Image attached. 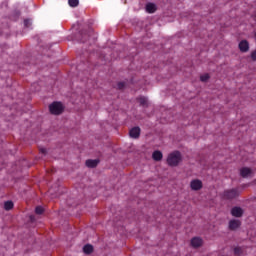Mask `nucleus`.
Instances as JSON below:
<instances>
[{
    "label": "nucleus",
    "instance_id": "nucleus-11",
    "mask_svg": "<svg viewBox=\"0 0 256 256\" xmlns=\"http://www.w3.org/2000/svg\"><path fill=\"white\" fill-rule=\"evenodd\" d=\"M191 245L194 248L201 247V245H203V240L200 237H194L191 240Z\"/></svg>",
    "mask_w": 256,
    "mask_h": 256
},
{
    "label": "nucleus",
    "instance_id": "nucleus-3",
    "mask_svg": "<svg viewBox=\"0 0 256 256\" xmlns=\"http://www.w3.org/2000/svg\"><path fill=\"white\" fill-rule=\"evenodd\" d=\"M235 197H239V192L236 189L226 190L223 193L224 199H235Z\"/></svg>",
    "mask_w": 256,
    "mask_h": 256
},
{
    "label": "nucleus",
    "instance_id": "nucleus-20",
    "mask_svg": "<svg viewBox=\"0 0 256 256\" xmlns=\"http://www.w3.org/2000/svg\"><path fill=\"white\" fill-rule=\"evenodd\" d=\"M139 103L142 107H145L147 105V98H139Z\"/></svg>",
    "mask_w": 256,
    "mask_h": 256
},
{
    "label": "nucleus",
    "instance_id": "nucleus-6",
    "mask_svg": "<svg viewBox=\"0 0 256 256\" xmlns=\"http://www.w3.org/2000/svg\"><path fill=\"white\" fill-rule=\"evenodd\" d=\"M130 137L132 139H139V135H141V128L139 127H134L130 130L129 132Z\"/></svg>",
    "mask_w": 256,
    "mask_h": 256
},
{
    "label": "nucleus",
    "instance_id": "nucleus-9",
    "mask_svg": "<svg viewBox=\"0 0 256 256\" xmlns=\"http://www.w3.org/2000/svg\"><path fill=\"white\" fill-rule=\"evenodd\" d=\"M129 87V82L128 81H120L116 84V89L118 91H125Z\"/></svg>",
    "mask_w": 256,
    "mask_h": 256
},
{
    "label": "nucleus",
    "instance_id": "nucleus-8",
    "mask_svg": "<svg viewBox=\"0 0 256 256\" xmlns=\"http://www.w3.org/2000/svg\"><path fill=\"white\" fill-rule=\"evenodd\" d=\"M239 227H241V221L233 219L229 222V229L231 231H235L236 229H239Z\"/></svg>",
    "mask_w": 256,
    "mask_h": 256
},
{
    "label": "nucleus",
    "instance_id": "nucleus-1",
    "mask_svg": "<svg viewBox=\"0 0 256 256\" xmlns=\"http://www.w3.org/2000/svg\"><path fill=\"white\" fill-rule=\"evenodd\" d=\"M181 161H183V156L179 151L171 152L167 157V164L170 167H177Z\"/></svg>",
    "mask_w": 256,
    "mask_h": 256
},
{
    "label": "nucleus",
    "instance_id": "nucleus-23",
    "mask_svg": "<svg viewBox=\"0 0 256 256\" xmlns=\"http://www.w3.org/2000/svg\"><path fill=\"white\" fill-rule=\"evenodd\" d=\"M251 59L252 61H256V51L251 53Z\"/></svg>",
    "mask_w": 256,
    "mask_h": 256
},
{
    "label": "nucleus",
    "instance_id": "nucleus-17",
    "mask_svg": "<svg viewBox=\"0 0 256 256\" xmlns=\"http://www.w3.org/2000/svg\"><path fill=\"white\" fill-rule=\"evenodd\" d=\"M44 212H45V208L43 206H37L35 208L36 215H43Z\"/></svg>",
    "mask_w": 256,
    "mask_h": 256
},
{
    "label": "nucleus",
    "instance_id": "nucleus-19",
    "mask_svg": "<svg viewBox=\"0 0 256 256\" xmlns=\"http://www.w3.org/2000/svg\"><path fill=\"white\" fill-rule=\"evenodd\" d=\"M200 80L203 83H206V81H209V74H204V75L200 76Z\"/></svg>",
    "mask_w": 256,
    "mask_h": 256
},
{
    "label": "nucleus",
    "instance_id": "nucleus-5",
    "mask_svg": "<svg viewBox=\"0 0 256 256\" xmlns=\"http://www.w3.org/2000/svg\"><path fill=\"white\" fill-rule=\"evenodd\" d=\"M240 175L244 178L253 177V170H251V168L244 167L240 169Z\"/></svg>",
    "mask_w": 256,
    "mask_h": 256
},
{
    "label": "nucleus",
    "instance_id": "nucleus-24",
    "mask_svg": "<svg viewBox=\"0 0 256 256\" xmlns=\"http://www.w3.org/2000/svg\"><path fill=\"white\" fill-rule=\"evenodd\" d=\"M40 153H42V155H46L47 149H45V148H40Z\"/></svg>",
    "mask_w": 256,
    "mask_h": 256
},
{
    "label": "nucleus",
    "instance_id": "nucleus-14",
    "mask_svg": "<svg viewBox=\"0 0 256 256\" xmlns=\"http://www.w3.org/2000/svg\"><path fill=\"white\" fill-rule=\"evenodd\" d=\"M146 11H147V13H155V11H157V8H156L155 4L148 3L146 5Z\"/></svg>",
    "mask_w": 256,
    "mask_h": 256
},
{
    "label": "nucleus",
    "instance_id": "nucleus-4",
    "mask_svg": "<svg viewBox=\"0 0 256 256\" xmlns=\"http://www.w3.org/2000/svg\"><path fill=\"white\" fill-rule=\"evenodd\" d=\"M190 187L192 191H199L200 189H203V182L199 179L192 180L190 182Z\"/></svg>",
    "mask_w": 256,
    "mask_h": 256
},
{
    "label": "nucleus",
    "instance_id": "nucleus-21",
    "mask_svg": "<svg viewBox=\"0 0 256 256\" xmlns=\"http://www.w3.org/2000/svg\"><path fill=\"white\" fill-rule=\"evenodd\" d=\"M242 252H243V250L241 248H239V247L234 248L235 255H241Z\"/></svg>",
    "mask_w": 256,
    "mask_h": 256
},
{
    "label": "nucleus",
    "instance_id": "nucleus-13",
    "mask_svg": "<svg viewBox=\"0 0 256 256\" xmlns=\"http://www.w3.org/2000/svg\"><path fill=\"white\" fill-rule=\"evenodd\" d=\"M97 165H99V160H86V167L90 169H94Z\"/></svg>",
    "mask_w": 256,
    "mask_h": 256
},
{
    "label": "nucleus",
    "instance_id": "nucleus-12",
    "mask_svg": "<svg viewBox=\"0 0 256 256\" xmlns=\"http://www.w3.org/2000/svg\"><path fill=\"white\" fill-rule=\"evenodd\" d=\"M152 158L154 161H161L163 159V153H161L159 150H156L153 152Z\"/></svg>",
    "mask_w": 256,
    "mask_h": 256
},
{
    "label": "nucleus",
    "instance_id": "nucleus-22",
    "mask_svg": "<svg viewBox=\"0 0 256 256\" xmlns=\"http://www.w3.org/2000/svg\"><path fill=\"white\" fill-rule=\"evenodd\" d=\"M24 27H31V20L25 19L24 20Z\"/></svg>",
    "mask_w": 256,
    "mask_h": 256
},
{
    "label": "nucleus",
    "instance_id": "nucleus-2",
    "mask_svg": "<svg viewBox=\"0 0 256 256\" xmlns=\"http://www.w3.org/2000/svg\"><path fill=\"white\" fill-rule=\"evenodd\" d=\"M51 115H63L65 112V104L59 101H54L49 105Z\"/></svg>",
    "mask_w": 256,
    "mask_h": 256
},
{
    "label": "nucleus",
    "instance_id": "nucleus-18",
    "mask_svg": "<svg viewBox=\"0 0 256 256\" xmlns=\"http://www.w3.org/2000/svg\"><path fill=\"white\" fill-rule=\"evenodd\" d=\"M70 7H78L79 0H68Z\"/></svg>",
    "mask_w": 256,
    "mask_h": 256
},
{
    "label": "nucleus",
    "instance_id": "nucleus-16",
    "mask_svg": "<svg viewBox=\"0 0 256 256\" xmlns=\"http://www.w3.org/2000/svg\"><path fill=\"white\" fill-rule=\"evenodd\" d=\"M4 209L6 211H11L13 209V202L12 201H7L4 203Z\"/></svg>",
    "mask_w": 256,
    "mask_h": 256
},
{
    "label": "nucleus",
    "instance_id": "nucleus-25",
    "mask_svg": "<svg viewBox=\"0 0 256 256\" xmlns=\"http://www.w3.org/2000/svg\"><path fill=\"white\" fill-rule=\"evenodd\" d=\"M50 195H53V189L49 190Z\"/></svg>",
    "mask_w": 256,
    "mask_h": 256
},
{
    "label": "nucleus",
    "instance_id": "nucleus-15",
    "mask_svg": "<svg viewBox=\"0 0 256 256\" xmlns=\"http://www.w3.org/2000/svg\"><path fill=\"white\" fill-rule=\"evenodd\" d=\"M83 251L84 253H86L87 255H89L90 253H93V246L90 244H87L83 247Z\"/></svg>",
    "mask_w": 256,
    "mask_h": 256
},
{
    "label": "nucleus",
    "instance_id": "nucleus-10",
    "mask_svg": "<svg viewBox=\"0 0 256 256\" xmlns=\"http://www.w3.org/2000/svg\"><path fill=\"white\" fill-rule=\"evenodd\" d=\"M231 215H233V217H242L243 209L241 207H234L231 210Z\"/></svg>",
    "mask_w": 256,
    "mask_h": 256
},
{
    "label": "nucleus",
    "instance_id": "nucleus-7",
    "mask_svg": "<svg viewBox=\"0 0 256 256\" xmlns=\"http://www.w3.org/2000/svg\"><path fill=\"white\" fill-rule=\"evenodd\" d=\"M241 53H247L249 51V42L247 40H242L238 45Z\"/></svg>",
    "mask_w": 256,
    "mask_h": 256
}]
</instances>
